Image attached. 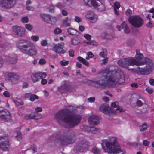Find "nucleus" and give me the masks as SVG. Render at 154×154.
I'll return each mask as SVG.
<instances>
[{
  "label": "nucleus",
  "instance_id": "1",
  "mask_svg": "<svg viewBox=\"0 0 154 154\" xmlns=\"http://www.w3.org/2000/svg\"><path fill=\"white\" fill-rule=\"evenodd\" d=\"M135 58L128 57L120 59L118 62L120 66L130 70L129 68L130 66H143L146 64L143 68L138 67L137 71L138 73L145 75H148L151 73L154 70V63L150 59L144 58L143 54L139 50H136Z\"/></svg>",
  "mask_w": 154,
  "mask_h": 154
},
{
  "label": "nucleus",
  "instance_id": "2",
  "mask_svg": "<svg viewBox=\"0 0 154 154\" xmlns=\"http://www.w3.org/2000/svg\"><path fill=\"white\" fill-rule=\"evenodd\" d=\"M123 72L117 67L110 66L106 68L100 73L102 77L97 82L89 80L88 83L95 87L101 86L108 87H114L116 86L119 80L123 75Z\"/></svg>",
  "mask_w": 154,
  "mask_h": 154
},
{
  "label": "nucleus",
  "instance_id": "3",
  "mask_svg": "<svg viewBox=\"0 0 154 154\" xmlns=\"http://www.w3.org/2000/svg\"><path fill=\"white\" fill-rule=\"evenodd\" d=\"M81 119L80 115H67L63 110L59 111L54 117V119L60 125L67 128H72L77 125Z\"/></svg>",
  "mask_w": 154,
  "mask_h": 154
},
{
  "label": "nucleus",
  "instance_id": "4",
  "mask_svg": "<svg viewBox=\"0 0 154 154\" xmlns=\"http://www.w3.org/2000/svg\"><path fill=\"white\" fill-rule=\"evenodd\" d=\"M104 151L109 154H125V152L121 149L120 146L116 144L115 137H111L109 141H106L102 144Z\"/></svg>",
  "mask_w": 154,
  "mask_h": 154
},
{
  "label": "nucleus",
  "instance_id": "5",
  "mask_svg": "<svg viewBox=\"0 0 154 154\" xmlns=\"http://www.w3.org/2000/svg\"><path fill=\"white\" fill-rule=\"evenodd\" d=\"M27 41V40L25 39L19 40L16 43V46L22 53L27 54L29 56L36 55L37 53V51L35 45L32 46V44L31 43L21 45L22 44L26 43Z\"/></svg>",
  "mask_w": 154,
  "mask_h": 154
},
{
  "label": "nucleus",
  "instance_id": "6",
  "mask_svg": "<svg viewBox=\"0 0 154 154\" xmlns=\"http://www.w3.org/2000/svg\"><path fill=\"white\" fill-rule=\"evenodd\" d=\"M128 20L129 23L133 26L136 28L141 27L143 24V19L139 16L135 15L130 16Z\"/></svg>",
  "mask_w": 154,
  "mask_h": 154
},
{
  "label": "nucleus",
  "instance_id": "7",
  "mask_svg": "<svg viewBox=\"0 0 154 154\" xmlns=\"http://www.w3.org/2000/svg\"><path fill=\"white\" fill-rule=\"evenodd\" d=\"M85 4L89 6H93L95 8H97L99 11H103L105 9V8L101 2L99 0H83Z\"/></svg>",
  "mask_w": 154,
  "mask_h": 154
},
{
  "label": "nucleus",
  "instance_id": "8",
  "mask_svg": "<svg viewBox=\"0 0 154 154\" xmlns=\"http://www.w3.org/2000/svg\"><path fill=\"white\" fill-rule=\"evenodd\" d=\"M125 111V110L120 106H119V103L115 102L112 103L111 107H109V115L114 114L117 112Z\"/></svg>",
  "mask_w": 154,
  "mask_h": 154
},
{
  "label": "nucleus",
  "instance_id": "9",
  "mask_svg": "<svg viewBox=\"0 0 154 154\" xmlns=\"http://www.w3.org/2000/svg\"><path fill=\"white\" fill-rule=\"evenodd\" d=\"M16 3V0H0V7L9 9L14 7Z\"/></svg>",
  "mask_w": 154,
  "mask_h": 154
},
{
  "label": "nucleus",
  "instance_id": "10",
  "mask_svg": "<svg viewBox=\"0 0 154 154\" xmlns=\"http://www.w3.org/2000/svg\"><path fill=\"white\" fill-rule=\"evenodd\" d=\"M0 119L5 122H10L11 119V114L7 110H0Z\"/></svg>",
  "mask_w": 154,
  "mask_h": 154
},
{
  "label": "nucleus",
  "instance_id": "11",
  "mask_svg": "<svg viewBox=\"0 0 154 154\" xmlns=\"http://www.w3.org/2000/svg\"><path fill=\"white\" fill-rule=\"evenodd\" d=\"M47 74L45 72H38L32 75L31 79L33 83H35L39 81L40 79L45 78Z\"/></svg>",
  "mask_w": 154,
  "mask_h": 154
},
{
  "label": "nucleus",
  "instance_id": "12",
  "mask_svg": "<svg viewBox=\"0 0 154 154\" xmlns=\"http://www.w3.org/2000/svg\"><path fill=\"white\" fill-rule=\"evenodd\" d=\"M12 30L16 35L19 36H23L25 35V30L21 26H15L12 27Z\"/></svg>",
  "mask_w": 154,
  "mask_h": 154
},
{
  "label": "nucleus",
  "instance_id": "13",
  "mask_svg": "<svg viewBox=\"0 0 154 154\" xmlns=\"http://www.w3.org/2000/svg\"><path fill=\"white\" fill-rule=\"evenodd\" d=\"M64 47V43L63 42L57 44H54L53 47V50L54 51L61 54H64L65 51L63 48Z\"/></svg>",
  "mask_w": 154,
  "mask_h": 154
},
{
  "label": "nucleus",
  "instance_id": "14",
  "mask_svg": "<svg viewBox=\"0 0 154 154\" xmlns=\"http://www.w3.org/2000/svg\"><path fill=\"white\" fill-rule=\"evenodd\" d=\"M9 146L8 139L7 137H2L0 142V149L4 150H7Z\"/></svg>",
  "mask_w": 154,
  "mask_h": 154
},
{
  "label": "nucleus",
  "instance_id": "15",
  "mask_svg": "<svg viewBox=\"0 0 154 154\" xmlns=\"http://www.w3.org/2000/svg\"><path fill=\"white\" fill-rule=\"evenodd\" d=\"M42 116L40 113L35 112L26 115L24 117V119L25 120L30 119H34L39 120L41 119Z\"/></svg>",
  "mask_w": 154,
  "mask_h": 154
},
{
  "label": "nucleus",
  "instance_id": "16",
  "mask_svg": "<svg viewBox=\"0 0 154 154\" xmlns=\"http://www.w3.org/2000/svg\"><path fill=\"white\" fill-rule=\"evenodd\" d=\"M89 123L92 125H97L99 123V118L98 116L92 115L88 119Z\"/></svg>",
  "mask_w": 154,
  "mask_h": 154
},
{
  "label": "nucleus",
  "instance_id": "17",
  "mask_svg": "<svg viewBox=\"0 0 154 154\" xmlns=\"http://www.w3.org/2000/svg\"><path fill=\"white\" fill-rule=\"evenodd\" d=\"M7 76L11 80L13 84H15L19 82L20 77L18 75L13 73H10L7 74Z\"/></svg>",
  "mask_w": 154,
  "mask_h": 154
},
{
  "label": "nucleus",
  "instance_id": "18",
  "mask_svg": "<svg viewBox=\"0 0 154 154\" xmlns=\"http://www.w3.org/2000/svg\"><path fill=\"white\" fill-rule=\"evenodd\" d=\"M99 109L103 112L109 115V107L108 106L104 104H102L100 106Z\"/></svg>",
  "mask_w": 154,
  "mask_h": 154
},
{
  "label": "nucleus",
  "instance_id": "19",
  "mask_svg": "<svg viewBox=\"0 0 154 154\" xmlns=\"http://www.w3.org/2000/svg\"><path fill=\"white\" fill-rule=\"evenodd\" d=\"M71 19L68 17H66L62 20L63 26L65 27H69L70 26Z\"/></svg>",
  "mask_w": 154,
  "mask_h": 154
},
{
  "label": "nucleus",
  "instance_id": "20",
  "mask_svg": "<svg viewBox=\"0 0 154 154\" xmlns=\"http://www.w3.org/2000/svg\"><path fill=\"white\" fill-rule=\"evenodd\" d=\"M67 30L68 33L70 35H78L79 33L78 31L72 28L68 29Z\"/></svg>",
  "mask_w": 154,
  "mask_h": 154
},
{
  "label": "nucleus",
  "instance_id": "21",
  "mask_svg": "<svg viewBox=\"0 0 154 154\" xmlns=\"http://www.w3.org/2000/svg\"><path fill=\"white\" fill-rule=\"evenodd\" d=\"M121 25L123 27H124V31L125 33L128 34L130 33V29L125 22H123L122 23Z\"/></svg>",
  "mask_w": 154,
  "mask_h": 154
},
{
  "label": "nucleus",
  "instance_id": "22",
  "mask_svg": "<svg viewBox=\"0 0 154 154\" xmlns=\"http://www.w3.org/2000/svg\"><path fill=\"white\" fill-rule=\"evenodd\" d=\"M41 16L45 21L48 23H50L51 16L48 15L42 14H41Z\"/></svg>",
  "mask_w": 154,
  "mask_h": 154
},
{
  "label": "nucleus",
  "instance_id": "23",
  "mask_svg": "<svg viewBox=\"0 0 154 154\" xmlns=\"http://www.w3.org/2000/svg\"><path fill=\"white\" fill-rule=\"evenodd\" d=\"M84 129L87 131H91L92 132L98 131H99V129L98 128L93 127H89L87 126L84 127Z\"/></svg>",
  "mask_w": 154,
  "mask_h": 154
},
{
  "label": "nucleus",
  "instance_id": "24",
  "mask_svg": "<svg viewBox=\"0 0 154 154\" xmlns=\"http://www.w3.org/2000/svg\"><path fill=\"white\" fill-rule=\"evenodd\" d=\"M77 59L79 61L81 62L86 66H89V62L85 59L80 56L78 57Z\"/></svg>",
  "mask_w": 154,
  "mask_h": 154
},
{
  "label": "nucleus",
  "instance_id": "25",
  "mask_svg": "<svg viewBox=\"0 0 154 154\" xmlns=\"http://www.w3.org/2000/svg\"><path fill=\"white\" fill-rule=\"evenodd\" d=\"M89 146V145L88 143L83 144L79 151L81 152H85L87 150Z\"/></svg>",
  "mask_w": 154,
  "mask_h": 154
},
{
  "label": "nucleus",
  "instance_id": "26",
  "mask_svg": "<svg viewBox=\"0 0 154 154\" xmlns=\"http://www.w3.org/2000/svg\"><path fill=\"white\" fill-rule=\"evenodd\" d=\"M71 43L72 45H76L79 44L80 41L78 37H73L71 40Z\"/></svg>",
  "mask_w": 154,
  "mask_h": 154
},
{
  "label": "nucleus",
  "instance_id": "27",
  "mask_svg": "<svg viewBox=\"0 0 154 154\" xmlns=\"http://www.w3.org/2000/svg\"><path fill=\"white\" fill-rule=\"evenodd\" d=\"M94 14L92 11H87L85 14V17L89 21L90 18L94 15Z\"/></svg>",
  "mask_w": 154,
  "mask_h": 154
},
{
  "label": "nucleus",
  "instance_id": "28",
  "mask_svg": "<svg viewBox=\"0 0 154 154\" xmlns=\"http://www.w3.org/2000/svg\"><path fill=\"white\" fill-rule=\"evenodd\" d=\"M92 152L94 154H100V149L96 146H94L92 148Z\"/></svg>",
  "mask_w": 154,
  "mask_h": 154
},
{
  "label": "nucleus",
  "instance_id": "29",
  "mask_svg": "<svg viewBox=\"0 0 154 154\" xmlns=\"http://www.w3.org/2000/svg\"><path fill=\"white\" fill-rule=\"evenodd\" d=\"M98 18L97 15L95 14H94L89 20L91 22L94 23L96 22Z\"/></svg>",
  "mask_w": 154,
  "mask_h": 154
},
{
  "label": "nucleus",
  "instance_id": "30",
  "mask_svg": "<svg viewBox=\"0 0 154 154\" xmlns=\"http://www.w3.org/2000/svg\"><path fill=\"white\" fill-rule=\"evenodd\" d=\"M148 125L146 124H143L139 128L140 131H143L146 130L148 128Z\"/></svg>",
  "mask_w": 154,
  "mask_h": 154
},
{
  "label": "nucleus",
  "instance_id": "31",
  "mask_svg": "<svg viewBox=\"0 0 154 154\" xmlns=\"http://www.w3.org/2000/svg\"><path fill=\"white\" fill-rule=\"evenodd\" d=\"M16 135L15 137L18 140H21L22 138V134L20 131H17L16 132Z\"/></svg>",
  "mask_w": 154,
  "mask_h": 154
},
{
  "label": "nucleus",
  "instance_id": "32",
  "mask_svg": "<svg viewBox=\"0 0 154 154\" xmlns=\"http://www.w3.org/2000/svg\"><path fill=\"white\" fill-rule=\"evenodd\" d=\"M102 36L104 38L108 39H111L114 38L113 36H110L108 34L105 32L103 33L102 34Z\"/></svg>",
  "mask_w": 154,
  "mask_h": 154
},
{
  "label": "nucleus",
  "instance_id": "33",
  "mask_svg": "<svg viewBox=\"0 0 154 154\" xmlns=\"http://www.w3.org/2000/svg\"><path fill=\"white\" fill-rule=\"evenodd\" d=\"M30 38L32 41L36 42L39 40V37L38 35H32L31 36Z\"/></svg>",
  "mask_w": 154,
  "mask_h": 154
},
{
  "label": "nucleus",
  "instance_id": "34",
  "mask_svg": "<svg viewBox=\"0 0 154 154\" xmlns=\"http://www.w3.org/2000/svg\"><path fill=\"white\" fill-rule=\"evenodd\" d=\"M107 51L105 49H103L102 51L99 54V55L101 57H105L106 56Z\"/></svg>",
  "mask_w": 154,
  "mask_h": 154
},
{
  "label": "nucleus",
  "instance_id": "35",
  "mask_svg": "<svg viewBox=\"0 0 154 154\" xmlns=\"http://www.w3.org/2000/svg\"><path fill=\"white\" fill-rule=\"evenodd\" d=\"M62 32V30L58 28H56L53 31V33L55 35L59 34L61 33Z\"/></svg>",
  "mask_w": 154,
  "mask_h": 154
},
{
  "label": "nucleus",
  "instance_id": "36",
  "mask_svg": "<svg viewBox=\"0 0 154 154\" xmlns=\"http://www.w3.org/2000/svg\"><path fill=\"white\" fill-rule=\"evenodd\" d=\"M94 56L93 54L91 52H88L87 53L86 58L87 60H89L90 58L93 57Z\"/></svg>",
  "mask_w": 154,
  "mask_h": 154
},
{
  "label": "nucleus",
  "instance_id": "37",
  "mask_svg": "<svg viewBox=\"0 0 154 154\" xmlns=\"http://www.w3.org/2000/svg\"><path fill=\"white\" fill-rule=\"evenodd\" d=\"M38 97L36 95H31L30 97L29 100L31 101H34L35 99H38Z\"/></svg>",
  "mask_w": 154,
  "mask_h": 154
},
{
  "label": "nucleus",
  "instance_id": "38",
  "mask_svg": "<svg viewBox=\"0 0 154 154\" xmlns=\"http://www.w3.org/2000/svg\"><path fill=\"white\" fill-rule=\"evenodd\" d=\"M3 95L5 97H9L11 96V93L8 91H5L3 93Z\"/></svg>",
  "mask_w": 154,
  "mask_h": 154
},
{
  "label": "nucleus",
  "instance_id": "39",
  "mask_svg": "<svg viewBox=\"0 0 154 154\" xmlns=\"http://www.w3.org/2000/svg\"><path fill=\"white\" fill-rule=\"evenodd\" d=\"M50 23L54 24L57 21V19L56 18L54 17L51 16L50 18Z\"/></svg>",
  "mask_w": 154,
  "mask_h": 154
},
{
  "label": "nucleus",
  "instance_id": "40",
  "mask_svg": "<svg viewBox=\"0 0 154 154\" xmlns=\"http://www.w3.org/2000/svg\"><path fill=\"white\" fill-rule=\"evenodd\" d=\"M13 102L15 104L16 106H20L22 105L24 103L23 101H21L20 102H19L15 100H13Z\"/></svg>",
  "mask_w": 154,
  "mask_h": 154
},
{
  "label": "nucleus",
  "instance_id": "41",
  "mask_svg": "<svg viewBox=\"0 0 154 154\" xmlns=\"http://www.w3.org/2000/svg\"><path fill=\"white\" fill-rule=\"evenodd\" d=\"M120 4L119 2H116L114 3V9H118L120 7Z\"/></svg>",
  "mask_w": 154,
  "mask_h": 154
},
{
  "label": "nucleus",
  "instance_id": "42",
  "mask_svg": "<svg viewBox=\"0 0 154 154\" xmlns=\"http://www.w3.org/2000/svg\"><path fill=\"white\" fill-rule=\"evenodd\" d=\"M25 28L28 30L30 31L33 29V26L30 24H26L25 25Z\"/></svg>",
  "mask_w": 154,
  "mask_h": 154
},
{
  "label": "nucleus",
  "instance_id": "43",
  "mask_svg": "<svg viewBox=\"0 0 154 154\" xmlns=\"http://www.w3.org/2000/svg\"><path fill=\"white\" fill-rule=\"evenodd\" d=\"M21 21L23 23H27L29 21L28 18L27 17H23L21 19Z\"/></svg>",
  "mask_w": 154,
  "mask_h": 154
},
{
  "label": "nucleus",
  "instance_id": "44",
  "mask_svg": "<svg viewBox=\"0 0 154 154\" xmlns=\"http://www.w3.org/2000/svg\"><path fill=\"white\" fill-rule=\"evenodd\" d=\"M60 63L61 65L62 66H65L67 65L68 64L69 61H68L63 60L61 61L60 62Z\"/></svg>",
  "mask_w": 154,
  "mask_h": 154
},
{
  "label": "nucleus",
  "instance_id": "45",
  "mask_svg": "<svg viewBox=\"0 0 154 154\" xmlns=\"http://www.w3.org/2000/svg\"><path fill=\"white\" fill-rule=\"evenodd\" d=\"M55 6L60 9H62L65 7V5L61 3H58Z\"/></svg>",
  "mask_w": 154,
  "mask_h": 154
},
{
  "label": "nucleus",
  "instance_id": "46",
  "mask_svg": "<svg viewBox=\"0 0 154 154\" xmlns=\"http://www.w3.org/2000/svg\"><path fill=\"white\" fill-rule=\"evenodd\" d=\"M62 85L61 88H66L68 86L69 84L68 82L67 81H63L62 83Z\"/></svg>",
  "mask_w": 154,
  "mask_h": 154
},
{
  "label": "nucleus",
  "instance_id": "47",
  "mask_svg": "<svg viewBox=\"0 0 154 154\" xmlns=\"http://www.w3.org/2000/svg\"><path fill=\"white\" fill-rule=\"evenodd\" d=\"M74 20L75 21L78 23L82 21L81 18L80 17L77 16L75 17Z\"/></svg>",
  "mask_w": 154,
  "mask_h": 154
},
{
  "label": "nucleus",
  "instance_id": "48",
  "mask_svg": "<svg viewBox=\"0 0 154 154\" xmlns=\"http://www.w3.org/2000/svg\"><path fill=\"white\" fill-rule=\"evenodd\" d=\"M46 61L43 58L39 60L38 63L41 65H43L45 63Z\"/></svg>",
  "mask_w": 154,
  "mask_h": 154
},
{
  "label": "nucleus",
  "instance_id": "49",
  "mask_svg": "<svg viewBox=\"0 0 154 154\" xmlns=\"http://www.w3.org/2000/svg\"><path fill=\"white\" fill-rule=\"evenodd\" d=\"M35 110L36 112L38 113L42 112V109L41 107H38L35 108Z\"/></svg>",
  "mask_w": 154,
  "mask_h": 154
},
{
  "label": "nucleus",
  "instance_id": "50",
  "mask_svg": "<svg viewBox=\"0 0 154 154\" xmlns=\"http://www.w3.org/2000/svg\"><path fill=\"white\" fill-rule=\"evenodd\" d=\"M146 91L149 94H152L153 92V90L152 89L148 87L146 89Z\"/></svg>",
  "mask_w": 154,
  "mask_h": 154
},
{
  "label": "nucleus",
  "instance_id": "51",
  "mask_svg": "<svg viewBox=\"0 0 154 154\" xmlns=\"http://www.w3.org/2000/svg\"><path fill=\"white\" fill-rule=\"evenodd\" d=\"M84 37L87 40H89L91 38V36L90 35L86 34L84 35Z\"/></svg>",
  "mask_w": 154,
  "mask_h": 154
},
{
  "label": "nucleus",
  "instance_id": "52",
  "mask_svg": "<svg viewBox=\"0 0 154 154\" xmlns=\"http://www.w3.org/2000/svg\"><path fill=\"white\" fill-rule=\"evenodd\" d=\"M41 43L42 46H46L47 44V41L46 40H42L41 41Z\"/></svg>",
  "mask_w": 154,
  "mask_h": 154
},
{
  "label": "nucleus",
  "instance_id": "53",
  "mask_svg": "<svg viewBox=\"0 0 154 154\" xmlns=\"http://www.w3.org/2000/svg\"><path fill=\"white\" fill-rule=\"evenodd\" d=\"M89 43V45L93 46H97L98 44L97 43L94 41H91Z\"/></svg>",
  "mask_w": 154,
  "mask_h": 154
},
{
  "label": "nucleus",
  "instance_id": "54",
  "mask_svg": "<svg viewBox=\"0 0 154 154\" xmlns=\"http://www.w3.org/2000/svg\"><path fill=\"white\" fill-rule=\"evenodd\" d=\"M143 144L145 146H148L150 144V142L147 140H144L143 142Z\"/></svg>",
  "mask_w": 154,
  "mask_h": 154
},
{
  "label": "nucleus",
  "instance_id": "55",
  "mask_svg": "<svg viewBox=\"0 0 154 154\" xmlns=\"http://www.w3.org/2000/svg\"><path fill=\"white\" fill-rule=\"evenodd\" d=\"M132 14V11L130 9H128L125 12L127 16H130Z\"/></svg>",
  "mask_w": 154,
  "mask_h": 154
},
{
  "label": "nucleus",
  "instance_id": "56",
  "mask_svg": "<svg viewBox=\"0 0 154 154\" xmlns=\"http://www.w3.org/2000/svg\"><path fill=\"white\" fill-rule=\"evenodd\" d=\"M95 100V98L94 97H91L88 99V102L92 103L94 102Z\"/></svg>",
  "mask_w": 154,
  "mask_h": 154
},
{
  "label": "nucleus",
  "instance_id": "57",
  "mask_svg": "<svg viewBox=\"0 0 154 154\" xmlns=\"http://www.w3.org/2000/svg\"><path fill=\"white\" fill-rule=\"evenodd\" d=\"M131 86L133 88H136L138 87V85L137 83H133L131 84Z\"/></svg>",
  "mask_w": 154,
  "mask_h": 154
},
{
  "label": "nucleus",
  "instance_id": "58",
  "mask_svg": "<svg viewBox=\"0 0 154 154\" xmlns=\"http://www.w3.org/2000/svg\"><path fill=\"white\" fill-rule=\"evenodd\" d=\"M108 61V58H106L104 59L102 61V62L101 63V64L102 65L105 64L107 63Z\"/></svg>",
  "mask_w": 154,
  "mask_h": 154
},
{
  "label": "nucleus",
  "instance_id": "59",
  "mask_svg": "<svg viewBox=\"0 0 154 154\" xmlns=\"http://www.w3.org/2000/svg\"><path fill=\"white\" fill-rule=\"evenodd\" d=\"M69 56L71 57H73L74 56V51L72 49H70L69 51Z\"/></svg>",
  "mask_w": 154,
  "mask_h": 154
},
{
  "label": "nucleus",
  "instance_id": "60",
  "mask_svg": "<svg viewBox=\"0 0 154 154\" xmlns=\"http://www.w3.org/2000/svg\"><path fill=\"white\" fill-rule=\"evenodd\" d=\"M149 83L152 86H154V79H150L149 80Z\"/></svg>",
  "mask_w": 154,
  "mask_h": 154
},
{
  "label": "nucleus",
  "instance_id": "61",
  "mask_svg": "<svg viewBox=\"0 0 154 154\" xmlns=\"http://www.w3.org/2000/svg\"><path fill=\"white\" fill-rule=\"evenodd\" d=\"M61 12L63 16H66L68 14L66 10L64 9L62 10Z\"/></svg>",
  "mask_w": 154,
  "mask_h": 154
},
{
  "label": "nucleus",
  "instance_id": "62",
  "mask_svg": "<svg viewBox=\"0 0 154 154\" xmlns=\"http://www.w3.org/2000/svg\"><path fill=\"white\" fill-rule=\"evenodd\" d=\"M137 105L139 106H141L142 105L143 103L140 100H138L136 102Z\"/></svg>",
  "mask_w": 154,
  "mask_h": 154
},
{
  "label": "nucleus",
  "instance_id": "63",
  "mask_svg": "<svg viewBox=\"0 0 154 154\" xmlns=\"http://www.w3.org/2000/svg\"><path fill=\"white\" fill-rule=\"evenodd\" d=\"M152 26V23L150 21L149 22L146 24V26L148 28H151Z\"/></svg>",
  "mask_w": 154,
  "mask_h": 154
},
{
  "label": "nucleus",
  "instance_id": "64",
  "mask_svg": "<svg viewBox=\"0 0 154 154\" xmlns=\"http://www.w3.org/2000/svg\"><path fill=\"white\" fill-rule=\"evenodd\" d=\"M103 100L106 102H108L109 101V98L106 97H104L103 98Z\"/></svg>",
  "mask_w": 154,
  "mask_h": 154
}]
</instances>
